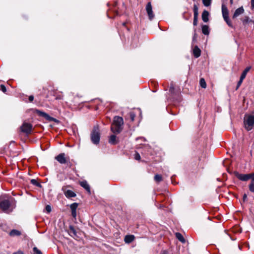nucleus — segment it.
Returning a JSON list of instances; mask_svg holds the SVG:
<instances>
[{"label": "nucleus", "instance_id": "nucleus-1", "mask_svg": "<svg viewBox=\"0 0 254 254\" xmlns=\"http://www.w3.org/2000/svg\"><path fill=\"white\" fill-rule=\"evenodd\" d=\"M103 105L99 100H94L91 102L85 103L79 105V109L84 111L87 110H102Z\"/></svg>", "mask_w": 254, "mask_h": 254}, {"label": "nucleus", "instance_id": "nucleus-2", "mask_svg": "<svg viewBox=\"0 0 254 254\" xmlns=\"http://www.w3.org/2000/svg\"><path fill=\"white\" fill-rule=\"evenodd\" d=\"M123 126V119L119 116H115L111 127V130L114 134H119L122 131Z\"/></svg>", "mask_w": 254, "mask_h": 254}, {"label": "nucleus", "instance_id": "nucleus-3", "mask_svg": "<svg viewBox=\"0 0 254 254\" xmlns=\"http://www.w3.org/2000/svg\"><path fill=\"white\" fill-rule=\"evenodd\" d=\"M0 208L3 212L6 213H9L13 210V208L9 200L1 198H0Z\"/></svg>", "mask_w": 254, "mask_h": 254}, {"label": "nucleus", "instance_id": "nucleus-4", "mask_svg": "<svg viewBox=\"0 0 254 254\" xmlns=\"http://www.w3.org/2000/svg\"><path fill=\"white\" fill-rule=\"evenodd\" d=\"M245 128L247 130H251L254 126V116L246 114L244 119Z\"/></svg>", "mask_w": 254, "mask_h": 254}, {"label": "nucleus", "instance_id": "nucleus-5", "mask_svg": "<svg viewBox=\"0 0 254 254\" xmlns=\"http://www.w3.org/2000/svg\"><path fill=\"white\" fill-rule=\"evenodd\" d=\"M100 139L99 129L98 126L94 127L91 133V139L95 144H99Z\"/></svg>", "mask_w": 254, "mask_h": 254}, {"label": "nucleus", "instance_id": "nucleus-6", "mask_svg": "<svg viewBox=\"0 0 254 254\" xmlns=\"http://www.w3.org/2000/svg\"><path fill=\"white\" fill-rule=\"evenodd\" d=\"M222 13L225 21L230 27H233L232 22L229 17V11L226 6L223 4L222 5Z\"/></svg>", "mask_w": 254, "mask_h": 254}, {"label": "nucleus", "instance_id": "nucleus-7", "mask_svg": "<svg viewBox=\"0 0 254 254\" xmlns=\"http://www.w3.org/2000/svg\"><path fill=\"white\" fill-rule=\"evenodd\" d=\"M235 176L240 180L242 181H247L249 179L252 180L254 177V173L247 174H240L238 172L235 173Z\"/></svg>", "mask_w": 254, "mask_h": 254}, {"label": "nucleus", "instance_id": "nucleus-8", "mask_svg": "<svg viewBox=\"0 0 254 254\" xmlns=\"http://www.w3.org/2000/svg\"><path fill=\"white\" fill-rule=\"evenodd\" d=\"M32 126L31 124L24 122L20 127V131L26 134L31 133L32 131Z\"/></svg>", "mask_w": 254, "mask_h": 254}, {"label": "nucleus", "instance_id": "nucleus-9", "mask_svg": "<svg viewBox=\"0 0 254 254\" xmlns=\"http://www.w3.org/2000/svg\"><path fill=\"white\" fill-rule=\"evenodd\" d=\"M38 116L45 118L47 121L49 122L53 121L57 124H59L60 121L53 117H50L48 114L45 112H37Z\"/></svg>", "mask_w": 254, "mask_h": 254}, {"label": "nucleus", "instance_id": "nucleus-10", "mask_svg": "<svg viewBox=\"0 0 254 254\" xmlns=\"http://www.w3.org/2000/svg\"><path fill=\"white\" fill-rule=\"evenodd\" d=\"M193 24L194 26H196L197 24V21H198V8L196 4H194V5H193Z\"/></svg>", "mask_w": 254, "mask_h": 254}, {"label": "nucleus", "instance_id": "nucleus-11", "mask_svg": "<svg viewBox=\"0 0 254 254\" xmlns=\"http://www.w3.org/2000/svg\"><path fill=\"white\" fill-rule=\"evenodd\" d=\"M146 11L147 13L149 19L151 20L154 18V14L152 11V7L151 2H148L146 6Z\"/></svg>", "mask_w": 254, "mask_h": 254}, {"label": "nucleus", "instance_id": "nucleus-12", "mask_svg": "<svg viewBox=\"0 0 254 254\" xmlns=\"http://www.w3.org/2000/svg\"><path fill=\"white\" fill-rule=\"evenodd\" d=\"M55 159L57 160L61 164H65L67 163V159L65 157L64 153H61L57 155L55 157Z\"/></svg>", "mask_w": 254, "mask_h": 254}, {"label": "nucleus", "instance_id": "nucleus-13", "mask_svg": "<svg viewBox=\"0 0 254 254\" xmlns=\"http://www.w3.org/2000/svg\"><path fill=\"white\" fill-rule=\"evenodd\" d=\"M244 12V9L243 6H241V7L237 8L235 10V11L232 16L233 19H235V18H237L238 16H239L240 15L243 14Z\"/></svg>", "mask_w": 254, "mask_h": 254}, {"label": "nucleus", "instance_id": "nucleus-14", "mask_svg": "<svg viewBox=\"0 0 254 254\" xmlns=\"http://www.w3.org/2000/svg\"><path fill=\"white\" fill-rule=\"evenodd\" d=\"M62 190L64 191V195L67 198L74 197L76 196L75 193L71 190H64V188H63Z\"/></svg>", "mask_w": 254, "mask_h": 254}, {"label": "nucleus", "instance_id": "nucleus-15", "mask_svg": "<svg viewBox=\"0 0 254 254\" xmlns=\"http://www.w3.org/2000/svg\"><path fill=\"white\" fill-rule=\"evenodd\" d=\"M80 185L85 189L89 194L90 193V188L87 181H83L80 182Z\"/></svg>", "mask_w": 254, "mask_h": 254}, {"label": "nucleus", "instance_id": "nucleus-16", "mask_svg": "<svg viewBox=\"0 0 254 254\" xmlns=\"http://www.w3.org/2000/svg\"><path fill=\"white\" fill-rule=\"evenodd\" d=\"M68 233L70 236L73 238H75V237L77 236L76 230L74 229V227L72 225H70L69 226V230L68 231Z\"/></svg>", "mask_w": 254, "mask_h": 254}, {"label": "nucleus", "instance_id": "nucleus-17", "mask_svg": "<svg viewBox=\"0 0 254 254\" xmlns=\"http://www.w3.org/2000/svg\"><path fill=\"white\" fill-rule=\"evenodd\" d=\"M119 142V141L117 139L116 135H111L109 139V143L112 145H116Z\"/></svg>", "mask_w": 254, "mask_h": 254}, {"label": "nucleus", "instance_id": "nucleus-18", "mask_svg": "<svg viewBox=\"0 0 254 254\" xmlns=\"http://www.w3.org/2000/svg\"><path fill=\"white\" fill-rule=\"evenodd\" d=\"M193 54L194 57L196 58H198L200 56L201 50L198 47V46H194V47L193 49Z\"/></svg>", "mask_w": 254, "mask_h": 254}, {"label": "nucleus", "instance_id": "nucleus-19", "mask_svg": "<svg viewBox=\"0 0 254 254\" xmlns=\"http://www.w3.org/2000/svg\"><path fill=\"white\" fill-rule=\"evenodd\" d=\"M135 239V237L132 235H127L125 236L124 241L126 243L129 244L131 243Z\"/></svg>", "mask_w": 254, "mask_h": 254}, {"label": "nucleus", "instance_id": "nucleus-20", "mask_svg": "<svg viewBox=\"0 0 254 254\" xmlns=\"http://www.w3.org/2000/svg\"><path fill=\"white\" fill-rule=\"evenodd\" d=\"M209 16V12L207 11L204 10L202 13V19L204 22H207L209 20L208 18Z\"/></svg>", "mask_w": 254, "mask_h": 254}, {"label": "nucleus", "instance_id": "nucleus-21", "mask_svg": "<svg viewBox=\"0 0 254 254\" xmlns=\"http://www.w3.org/2000/svg\"><path fill=\"white\" fill-rule=\"evenodd\" d=\"M9 235L11 237L19 236L21 235V233L19 230L13 229L9 232Z\"/></svg>", "mask_w": 254, "mask_h": 254}, {"label": "nucleus", "instance_id": "nucleus-22", "mask_svg": "<svg viewBox=\"0 0 254 254\" xmlns=\"http://www.w3.org/2000/svg\"><path fill=\"white\" fill-rule=\"evenodd\" d=\"M209 28L208 26L206 25H203L202 26V32L205 35H208L209 34Z\"/></svg>", "mask_w": 254, "mask_h": 254}, {"label": "nucleus", "instance_id": "nucleus-23", "mask_svg": "<svg viewBox=\"0 0 254 254\" xmlns=\"http://www.w3.org/2000/svg\"><path fill=\"white\" fill-rule=\"evenodd\" d=\"M43 89L45 90L44 93L47 94L48 95V94H49V92L50 91H52L54 90V87H53V85L49 84L47 88V87H45L43 88Z\"/></svg>", "mask_w": 254, "mask_h": 254}, {"label": "nucleus", "instance_id": "nucleus-24", "mask_svg": "<svg viewBox=\"0 0 254 254\" xmlns=\"http://www.w3.org/2000/svg\"><path fill=\"white\" fill-rule=\"evenodd\" d=\"M251 66H248L247 67L245 70L243 71L241 75V77L245 79L246 75H247V73L250 71V70L251 69Z\"/></svg>", "mask_w": 254, "mask_h": 254}, {"label": "nucleus", "instance_id": "nucleus-25", "mask_svg": "<svg viewBox=\"0 0 254 254\" xmlns=\"http://www.w3.org/2000/svg\"><path fill=\"white\" fill-rule=\"evenodd\" d=\"M176 237L180 242L183 243L185 242V239H184V238L181 233H176Z\"/></svg>", "mask_w": 254, "mask_h": 254}, {"label": "nucleus", "instance_id": "nucleus-26", "mask_svg": "<svg viewBox=\"0 0 254 254\" xmlns=\"http://www.w3.org/2000/svg\"><path fill=\"white\" fill-rule=\"evenodd\" d=\"M249 190L251 192H254V177L253 178V179L251 181V183L249 184Z\"/></svg>", "mask_w": 254, "mask_h": 254}, {"label": "nucleus", "instance_id": "nucleus-27", "mask_svg": "<svg viewBox=\"0 0 254 254\" xmlns=\"http://www.w3.org/2000/svg\"><path fill=\"white\" fill-rule=\"evenodd\" d=\"M199 84L200 86L203 88H206V83L205 79L203 78H201L199 81Z\"/></svg>", "mask_w": 254, "mask_h": 254}, {"label": "nucleus", "instance_id": "nucleus-28", "mask_svg": "<svg viewBox=\"0 0 254 254\" xmlns=\"http://www.w3.org/2000/svg\"><path fill=\"white\" fill-rule=\"evenodd\" d=\"M154 180L157 183H159L162 181V177L160 175L156 174L154 176Z\"/></svg>", "mask_w": 254, "mask_h": 254}, {"label": "nucleus", "instance_id": "nucleus-29", "mask_svg": "<svg viewBox=\"0 0 254 254\" xmlns=\"http://www.w3.org/2000/svg\"><path fill=\"white\" fill-rule=\"evenodd\" d=\"M30 183L31 184L38 187H41V185L37 182V181L35 179H32L30 181Z\"/></svg>", "mask_w": 254, "mask_h": 254}, {"label": "nucleus", "instance_id": "nucleus-30", "mask_svg": "<svg viewBox=\"0 0 254 254\" xmlns=\"http://www.w3.org/2000/svg\"><path fill=\"white\" fill-rule=\"evenodd\" d=\"M77 206L78 204L77 203H73L70 205V208L71 211H76Z\"/></svg>", "mask_w": 254, "mask_h": 254}, {"label": "nucleus", "instance_id": "nucleus-31", "mask_svg": "<svg viewBox=\"0 0 254 254\" xmlns=\"http://www.w3.org/2000/svg\"><path fill=\"white\" fill-rule=\"evenodd\" d=\"M241 20L244 25L246 24L249 21V17L248 16H245L241 19Z\"/></svg>", "mask_w": 254, "mask_h": 254}, {"label": "nucleus", "instance_id": "nucleus-32", "mask_svg": "<svg viewBox=\"0 0 254 254\" xmlns=\"http://www.w3.org/2000/svg\"><path fill=\"white\" fill-rule=\"evenodd\" d=\"M203 4L205 6H208L211 4V0H202Z\"/></svg>", "mask_w": 254, "mask_h": 254}, {"label": "nucleus", "instance_id": "nucleus-33", "mask_svg": "<svg viewBox=\"0 0 254 254\" xmlns=\"http://www.w3.org/2000/svg\"><path fill=\"white\" fill-rule=\"evenodd\" d=\"M34 254H42V253L37 247H34L33 249Z\"/></svg>", "mask_w": 254, "mask_h": 254}, {"label": "nucleus", "instance_id": "nucleus-34", "mask_svg": "<svg viewBox=\"0 0 254 254\" xmlns=\"http://www.w3.org/2000/svg\"><path fill=\"white\" fill-rule=\"evenodd\" d=\"M244 79V78H243L240 77V79L239 81H238V82L237 83V87H236V90H237L239 88V87L241 86V85L242 84Z\"/></svg>", "mask_w": 254, "mask_h": 254}, {"label": "nucleus", "instance_id": "nucleus-35", "mask_svg": "<svg viewBox=\"0 0 254 254\" xmlns=\"http://www.w3.org/2000/svg\"><path fill=\"white\" fill-rule=\"evenodd\" d=\"M0 89L3 92V93H5L6 92V88L5 87V86L3 85V84H1L0 85Z\"/></svg>", "mask_w": 254, "mask_h": 254}, {"label": "nucleus", "instance_id": "nucleus-36", "mask_svg": "<svg viewBox=\"0 0 254 254\" xmlns=\"http://www.w3.org/2000/svg\"><path fill=\"white\" fill-rule=\"evenodd\" d=\"M134 159L136 160H139L140 159V156L138 152H135L134 154Z\"/></svg>", "mask_w": 254, "mask_h": 254}, {"label": "nucleus", "instance_id": "nucleus-37", "mask_svg": "<svg viewBox=\"0 0 254 254\" xmlns=\"http://www.w3.org/2000/svg\"><path fill=\"white\" fill-rule=\"evenodd\" d=\"M45 209L46 210V211L48 212V213H50L51 210H52V209H51V207L50 205H47L46 207H45Z\"/></svg>", "mask_w": 254, "mask_h": 254}, {"label": "nucleus", "instance_id": "nucleus-38", "mask_svg": "<svg viewBox=\"0 0 254 254\" xmlns=\"http://www.w3.org/2000/svg\"><path fill=\"white\" fill-rule=\"evenodd\" d=\"M135 116V115H134V113H130V120H131V121H134Z\"/></svg>", "mask_w": 254, "mask_h": 254}, {"label": "nucleus", "instance_id": "nucleus-39", "mask_svg": "<svg viewBox=\"0 0 254 254\" xmlns=\"http://www.w3.org/2000/svg\"><path fill=\"white\" fill-rule=\"evenodd\" d=\"M186 13H186V12H185V13H184V15H183L184 18L185 19H186V20H189V19L190 18V17H191V14H190V13H189V16H188V17H187V16H185V15H186Z\"/></svg>", "mask_w": 254, "mask_h": 254}, {"label": "nucleus", "instance_id": "nucleus-40", "mask_svg": "<svg viewBox=\"0 0 254 254\" xmlns=\"http://www.w3.org/2000/svg\"><path fill=\"white\" fill-rule=\"evenodd\" d=\"M71 215L75 219L76 217V211H71Z\"/></svg>", "mask_w": 254, "mask_h": 254}, {"label": "nucleus", "instance_id": "nucleus-41", "mask_svg": "<svg viewBox=\"0 0 254 254\" xmlns=\"http://www.w3.org/2000/svg\"><path fill=\"white\" fill-rule=\"evenodd\" d=\"M29 101L30 102H32L34 100V96L33 95H31L28 98Z\"/></svg>", "mask_w": 254, "mask_h": 254}, {"label": "nucleus", "instance_id": "nucleus-42", "mask_svg": "<svg viewBox=\"0 0 254 254\" xmlns=\"http://www.w3.org/2000/svg\"><path fill=\"white\" fill-rule=\"evenodd\" d=\"M243 201H245L247 199V195L246 193H245L243 195Z\"/></svg>", "mask_w": 254, "mask_h": 254}, {"label": "nucleus", "instance_id": "nucleus-43", "mask_svg": "<svg viewBox=\"0 0 254 254\" xmlns=\"http://www.w3.org/2000/svg\"><path fill=\"white\" fill-rule=\"evenodd\" d=\"M251 7L252 9L254 8V0H251Z\"/></svg>", "mask_w": 254, "mask_h": 254}, {"label": "nucleus", "instance_id": "nucleus-44", "mask_svg": "<svg viewBox=\"0 0 254 254\" xmlns=\"http://www.w3.org/2000/svg\"><path fill=\"white\" fill-rule=\"evenodd\" d=\"M13 254H23V253L22 252L18 251L15 253H14Z\"/></svg>", "mask_w": 254, "mask_h": 254}, {"label": "nucleus", "instance_id": "nucleus-45", "mask_svg": "<svg viewBox=\"0 0 254 254\" xmlns=\"http://www.w3.org/2000/svg\"><path fill=\"white\" fill-rule=\"evenodd\" d=\"M230 4H233V0H230Z\"/></svg>", "mask_w": 254, "mask_h": 254}, {"label": "nucleus", "instance_id": "nucleus-46", "mask_svg": "<svg viewBox=\"0 0 254 254\" xmlns=\"http://www.w3.org/2000/svg\"><path fill=\"white\" fill-rule=\"evenodd\" d=\"M56 99H61V98L60 97H57L56 98Z\"/></svg>", "mask_w": 254, "mask_h": 254}, {"label": "nucleus", "instance_id": "nucleus-47", "mask_svg": "<svg viewBox=\"0 0 254 254\" xmlns=\"http://www.w3.org/2000/svg\"><path fill=\"white\" fill-rule=\"evenodd\" d=\"M195 35H196V33L194 34V36H193V40H194L195 38Z\"/></svg>", "mask_w": 254, "mask_h": 254}, {"label": "nucleus", "instance_id": "nucleus-48", "mask_svg": "<svg viewBox=\"0 0 254 254\" xmlns=\"http://www.w3.org/2000/svg\"><path fill=\"white\" fill-rule=\"evenodd\" d=\"M126 23L125 22L123 23V25L126 26Z\"/></svg>", "mask_w": 254, "mask_h": 254}, {"label": "nucleus", "instance_id": "nucleus-49", "mask_svg": "<svg viewBox=\"0 0 254 254\" xmlns=\"http://www.w3.org/2000/svg\"><path fill=\"white\" fill-rule=\"evenodd\" d=\"M35 111L38 112V111H39L38 110H36Z\"/></svg>", "mask_w": 254, "mask_h": 254}]
</instances>
